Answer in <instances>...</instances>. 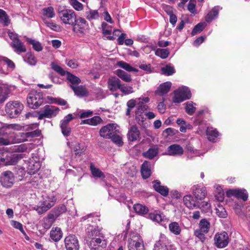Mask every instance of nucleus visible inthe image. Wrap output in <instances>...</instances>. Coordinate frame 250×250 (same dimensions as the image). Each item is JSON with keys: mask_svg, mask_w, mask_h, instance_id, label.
<instances>
[{"mask_svg": "<svg viewBox=\"0 0 250 250\" xmlns=\"http://www.w3.org/2000/svg\"><path fill=\"white\" fill-rule=\"evenodd\" d=\"M144 111H141L140 110H136L135 112L136 114V120L138 124L142 126L144 125V122L146 121V118L144 117V115L143 113Z\"/></svg>", "mask_w": 250, "mask_h": 250, "instance_id": "nucleus-42", "label": "nucleus"}, {"mask_svg": "<svg viewBox=\"0 0 250 250\" xmlns=\"http://www.w3.org/2000/svg\"><path fill=\"white\" fill-rule=\"evenodd\" d=\"M70 86L73 90L75 94L78 96L83 97L87 96L88 94L86 88L83 86H76L75 85H70Z\"/></svg>", "mask_w": 250, "mask_h": 250, "instance_id": "nucleus-33", "label": "nucleus"}, {"mask_svg": "<svg viewBox=\"0 0 250 250\" xmlns=\"http://www.w3.org/2000/svg\"><path fill=\"white\" fill-rule=\"evenodd\" d=\"M11 225L14 228L19 229L22 233H23V234H25V233L22 227V225L21 223L16 221L12 220L11 221Z\"/></svg>", "mask_w": 250, "mask_h": 250, "instance_id": "nucleus-62", "label": "nucleus"}, {"mask_svg": "<svg viewBox=\"0 0 250 250\" xmlns=\"http://www.w3.org/2000/svg\"><path fill=\"white\" fill-rule=\"evenodd\" d=\"M155 54L161 58L165 59L168 57L169 52L167 49L157 48L155 50Z\"/></svg>", "mask_w": 250, "mask_h": 250, "instance_id": "nucleus-39", "label": "nucleus"}, {"mask_svg": "<svg viewBox=\"0 0 250 250\" xmlns=\"http://www.w3.org/2000/svg\"><path fill=\"white\" fill-rule=\"evenodd\" d=\"M61 128L62 129V132L64 136H68L70 135L71 132V128L68 126V125L61 124Z\"/></svg>", "mask_w": 250, "mask_h": 250, "instance_id": "nucleus-61", "label": "nucleus"}, {"mask_svg": "<svg viewBox=\"0 0 250 250\" xmlns=\"http://www.w3.org/2000/svg\"><path fill=\"white\" fill-rule=\"evenodd\" d=\"M89 246L91 250H104L106 242L100 238H92L89 242Z\"/></svg>", "mask_w": 250, "mask_h": 250, "instance_id": "nucleus-13", "label": "nucleus"}, {"mask_svg": "<svg viewBox=\"0 0 250 250\" xmlns=\"http://www.w3.org/2000/svg\"><path fill=\"white\" fill-rule=\"evenodd\" d=\"M116 74L120 79L125 82H130L131 81L130 75L122 70H117Z\"/></svg>", "mask_w": 250, "mask_h": 250, "instance_id": "nucleus-37", "label": "nucleus"}, {"mask_svg": "<svg viewBox=\"0 0 250 250\" xmlns=\"http://www.w3.org/2000/svg\"><path fill=\"white\" fill-rule=\"evenodd\" d=\"M119 132V126L117 124H109L101 128L99 134L104 139H110L113 135Z\"/></svg>", "mask_w": 250, "mask_h": 250, "instance_id": "nucleus-7", "label": "nucleus"}, {"mask_svg": "<svg viewBox=\"0 0 250 250\" xmlns=\"http://www.w3.org/2000/svg\"><path fill=\"white\" fill-rule=\"evenodd\" d=\"M192 193L195 197L200 202L203 200L207 195L206 188L198 185L192 187Z\"/></svg>", "mask_w": 250, "mask_h": 250, "instance_id": "nucleus-17", "label": "nucleus"}, {"mask_svg": "<svg viewBox=\"0 0 250 250\" xmlns=\"http://www.w3.org/2000/svg\"><path fill=\"white\" fill-rule=\"evenodd\" d=\"M158 153V149L157 147H151L147 151L143 153V156L147 159H152Z\"/></svg>", "mask_w": 250, "mask_h": 250, "instance_id": "nucleus-34", "label": "nucleus"}, {"mask_svg": "<svg viewBox=\"0 0 250 250\" xmlns=\"http://www.w3.org/2000/svg\"><path fill=\"white\" fill-rule=\"evenodd\" d=\"M56 201V199L55 196H47L43 198L40 205L34 207V209L36 210L39 214H42L52 208L55 205Z\"/></svg>", "mask_w": 250, "mask_h": 250, "instance_id": "nucleus-3", "label": "nucleus"}, {"mask_svg": "<svg viewBox=\"0 0 250 250\" xmlns=\"http://www.w3.org/2000/svg\"><path fill=\"white\" fill-rule=\"evenodd\" d=\"M140 132L136 125H132L128 128L127 137L130 142H134L140 138Z\"/></svg>", "mask_w": 250, "mask_h": 250, "instance_id": "nucleus-18", "label": "nucleus"}, {"mask_svg": "<svg viewBox=\"0 0 250 250\" xmlns=\"http://www.w3.org/2000/svg\"><path fill=\"white\" fill-rule=\"evenodd\" d=\"M184 204L189 209H193L200 207V202L190 194L184 196Z\"/></svg>", "mask_w": 250, "mask_h": 250, "instance_id": "nucleus-12", "label": "nucleus"}, {"mask_svg": "<svg viewBox=\"0 0 250 250\" xmlns=\"http://www.w3.org/2000/svg\"><path fill=\"white\" fill-rule=\"evenodd\" d=\"M199 208H201L203 211L207 212L210 211L211 205L209 203L207 202H200V207Z\"/></svg>", "mask_w": 250, "mask_h": 250, "instance_id": "nucleus-58", "label": "nucleus"}, {"mask_svg": "<svg viewBox=\"0 0 250 250\" xmlns=\"http://www.w3.org/2000/svg\"><path fill=\"white\" fill-rule=\"evenodd\" d=\"M148 218L158 223L168 222V219L162 213L158 210L150 212L148 214Z\"/></svg>", "mask_w": 250, "mask_h": 250, "instance_id": "nucleus-20", "label": "nucleus"}, {"mask_svg": "<svg viewBox=\"0 0 250 250\" xmlns=\"http://www.w3.org/2000/svg\"><path fill=\"white\" fill-rule=\"evenodd\" d=\"M67 250H78L79 245L78 240L75 235H68L64 240Z\"/></svg>", "mask_w": 250, "mask_h": 250, "instance_id": "nucleus-15", "label": "nucleus"}, {"mask_svg": "<svg viewBox=\"0 0 250 250\" xmlns=\"http://www.w3.org/2000/svg\"><path fill=\"white\" fill-rule=\"evenodd\" d=\"M153 187L157 192L160 193L164 196H166L168 193V189L167 188L161 186L160 185V182L158 180L154 181L153 182Z\"/></svg>", "mask_w": 250, "mask_h": 250, "instance_id": "nucleus-27", "label": "nucleus"}, {"mask_svg": "<svg viewBox=\"0 0 250 250\" xmlns=\"http://www.w3.org/2000/svg\"><path fill=\"white\" fill-rule=\"evenodd\" d=\"M206 25L205 22H200L197 24L193 28L191 34L194 36L203 31Z\"/></svg>", "mask_w": 250, "mask_h": 250, "instance_id": "nucleus-52", "label": "nucleus"}, {"mask_svg": "<svg viewBox=\"0 0 250 250\" xmlns=\"http://www.w3.org/2000/svg\"><path fill=\"white\" fill-rule=\"evenodd\" d=\"M7 92L4 86H0V103L5 101L7 98Z\"/></svg>", "mask_w": 250, "mask_h": 250, "instance_id": "nucleus-56", "label": "nucleus"}, {"mask_svg": "<svg viewBox=\"0 0 250 250\" xmlns=\"http://www.w3.org/2000/svg\"><path fill=\"white\" fill-rule=\"evenodd\" d=\"M0 21L5 26L8 25L10 23V20L7 15L2 9H0Z\"/></svg>", "mask_w": 250, "mask_h": 250, "instance_id": "nucleus-46", "label": "nucleus"}, {"mask_svg": "<svg viewBox=\"0 0 250 250\" xmlns=\"http://www.w3.org/2000/svg\"><path fill=\"white\" fill-rule=\"evenodd\" d=\"M199 232L198 234L207 233L210 228V223L205 219H202L199 224Z\"/></svg>", "mask_w": 250, "mask_h": 250, "instance_id": "nucleus-28", "label": "nucleus"}, {"mask_svg": "<svg viewBox=\"0 0 250 250\" xmlns=\"http://www.w3.org/2000/svg\"><path fill=\"white\" fill-rule=\"evenodd\" d=\"M67 79L71 83V85H74L75 84H78L81 82V80L77 77L67 72Z\"/></svg>", "mask_w": 250, "mask_h": 250, "instance_id": "nucleus-49", "label": "nucleus"}, {"mask_svg": "<svg viewBox=\"0 0 250 250\" xmlns=\"http://www.w3.org/2000/svg\"><path fill=\"white\" fill-rule=\"evenodd\" d=\"M87 19L90 20H96L99 17V15L97 10H90L86 14Z\"/></svg>", "mask_w": 250, "mask_h": 250, "instance_id": "nucleus-51", "label": "nucleus"}, {"mask_svg": "<svg viewBox=\"0 0 250 250\" xmlns=\"http://www.w3.org/2000/svg\"><path fill=\"white\" fill-rule=\"evenodd\" d=\"M117 65L121 67L128 72H137L139 71L138 69L131 66L129 64L120 61L117 62Z\"/></svg>", "mask_w": 250, "mask_h": 250, "instance_id": "nucleus-35", "label": "nucleus"}, {"mask_svg": "<svg viewBox=\"0 0 250 250\" xmlns=\"http://www.w3.org/2000/svg\"><path fill=\"white\" fill-rule=\"evenodd\" d=\"M226 194L228 197L233 196L244 201H247L248 198L247 191L245 189H229L226 192Z\"/></svg>", "mask_w": 250, "mask_h": 250, "instance_id": "nucleus-14", "label": "nucleus"}, {"mask_svg": "<svg viewBox=\"0 0 250 250\" xmlns=\"http://www.w3.org/2000/svg\"><path fill=\"white\" fill-rule=\"evenodd\" d=\"M129 250H144L143 241L137 235H133L129 241Z\"/></svg>", "mask_w": 250, "mask_h": 250, "instance_id": "nucleus-16", "label": "nucleus"}, {"mask_svg": "<svg viewBox=\"0 0 250 250\" xmlns=\"http://www.w3.org/2000/svg\"><path fill=\"white\" fill-rule=\"evenodd\" d=\"M196 104L191 101L186 103V111L189 115H192L194 113L196 109Z\"/></svg>", "mask_w": 250, "mask_h": 250, "instance_id": "nucleus-47", "label": "nucleus"}, {"mask_svg": "<svg viewBox=\"0 0 250 250\" xmlns=\"http://www.w3.org/2000/svg\"><path fill=\"white\" fill-rule=\"evenodd\" d=\"M150 163L148 161H145L142 166L141 173L144 179L148 178L151 174V170L150 168Z\"/></svg>", "mask_w": 250, "mask_h": 250, "instance_id": "nucleus-30", "label": "nucleus"}, {"mask_svg": "<svg viewBox=\"0 0 250 250\" xmlns=\"http://www.w3.org/2000/svg\"><path fill=\"white\" fill-rule=\"evenodd\" d=\"M41 166V160L37 153H33L27 163V169L30 174H34L37 172Z\"/></svg>", "mask_w": 250, "mask_h": 250, "instance_id": "nucleus-8", "label": "nucleus"}, {"mask_svg": "<svg viewBox=\"0 0 250 250\" xmlns=\"http://www.w3.org/2000/svg\"><path fill=\"white\" fill-rule=\"evenodd\" d=\"M120 90L125 95H128L134 92L132 86L125 84H121Z\"/></svg>", "mask_w": 250, "mask_h": 250, "instance_id": "nucleus-54", "label": "nucleus"}, {"mask_svg": "<svg viewBox=\"0 0 250 250\" xmlns=\"http://www.w3.org/2000/svg\"><path fill=\"white\" fill-rule=\"evenodd\" d=\"M17 162V156L0 149V165H13Z\"/></svg>", "mask_w": 250, "mask_h": 250, "instance_id": "nucleus-10", "label": "nucleus"}, {"mask_svg": "<svg viewBox=\"0 0 250 250\" xmlns=\"http://www.w3.org/2000/svg\"><path fill=\"white\" fill-rule=\"evenodd\" d=\"M90 170L92 175L95 177L104 178V176L102 171L96 167L93 164H90Z\"/></svg>", "mask_w": 250, "mask_h": 250, "instance_id": "nucleus-40", "label": "nucleus"}, {"mask_svg": "<svg viewBox=\"0 0 250 250\" xmlns=\"http://www.w3.org/2000/svg\"><path fill=\"white\" fill-rule=\"evenodd\" d=\"M15 182L13 173L10 171H6L1 174L0 182L2 186L5 188L11 187Z\"/></svg>", "mask_w": 250, "mask_h": 250, "instance_id": "nucleus-11", "label": "nucleus"}, {"mask_svg": "<svg viewBox=\"0 0 250 250\" xmlns=\"http://www.w3.org/2000/svg\"><path fill=\"white\" fill-rule=\"evenodd\" d=\"M43 21L46 26L52 30L57 32H59L61 30V28L58 24H57L51 21H48L47 19H45L44 18L43 19Z\"/></svg>", "mask_w": 250, "mask_h": 250, "instance_id": "nucleus-45", "label": "nucleus"}, {"mask_svg": "<svg viewBox=\"0 0 250 250\" xmlns=\"http://www.w3.org/2000/svg\"><path fill=\"white\" fill-rule=\"evenodd\" d=\"M221 8L219 6H215L207 14L205 20L207 22H210L217 17L219 11Z\"/></svg>", "mask_w": 250, "mask_h": 250, "instance_id": "nucleus-32", "label": "nucleus"}, {"mask_svg": "<svg viewBox=\"0 0 250 250\" xmlns=\"http://www.w3.org/2000/svg\"><path fill=\"white\" fill-rule=\"evenodd\" d=\"M150 101L148 97L141 96L137 98V109L141 111H146L148 109V106L146 104Z\"/></svg>", "mask_w": 250, "mask_h": 250, "instance_id": "nucleus-24", "label": "nucleus"}, {"mask_svg": "<svg viewBox=\"0 0 250 250\" xmlns=\"http://www.w3.org/2000/svg\"><path fill=\"white\" fill-rule=\"evenodd\" d=\"M171 86V83L169 82L164 83L158 87L155 91V94L160 96L166 94L170 90Z\"/></svg>", "mask_w": 250, "mask_h": 250, "instance_id": "nucleus-26", "label": "nucleus"}, {"mask_svg": "<svg viewBox=\"0 0 250 250\" xmlns=\"http://www.w3.org/2000/svg\"><path fill=\"white\" fill-rule=\"evenodd\" d=\"M72 26L73 32L79 37H83L86 35L89 30V25L85 19L79 17L73 22Z\"/></svg>", "mask_w": 250, "mask_h": 250, "instance_id": "nucleus-1", "label": "nucleus"}, {"mask_svg": "<svg viewBox=\"0 0 250 250\" xmlns=\"http://www.w3.org/2000/svg\"><path fill=\"white\" fill-rule=\"evenodd\" d=\"M89 125L96 126L102 122V119L98 116L89 119Z\"/></svg>", "mask_w": 250, "mask_h": 250, "instance_id": "nucleus-57", "label": "nucleus"}, {"mask_svg": "<svg viewBox=\"0 0 250 250\" xmlns=\"http://www.w3.org/2000/svg\"><path fill=\"white\" fill-rule=\"evenodd\" d=\"M216 213L217 215L221 218H225L227 216V212L224 208L221 205H218L216 208Z\"/></svg>", "mask_w": 250, "mask_h": 250, "instance_id": "nucleus-53", "label": "nucleus"}, {"mask_svg": "<svg viewBox=\"0 0 250 250\" xmlns=\"http://www.w3.org/2000/svg\"><path fill=\"white\" fill-rule=\"evenodd\" d=\"M176 123L180 126V130L182 132H186L187 129L190 128V125L182 119H178L176 121Z\"/></svg>", "mask_w": 250, "mask_h": 250, "instance_id": "nucleus-43", "label": "nucleus"}, {"mask_svg": "<svg viewBox=\"0 0 250 250\" xmlns=\"http://www.w3.org/2000/svg\"><path fill=\"white\" fill-rule=\"evenodd\" d=\"M27 41L28 42L32 45L33 48L36 51H40L42 49V47L39 42L29 38L27 39Z\"/></svg>", "mask_w": 250, "mask_h": 250, "instance_id": "nucleus-48", "label": "nucleus"}, {"mask_svg": "<svg viewBox=\"0 0 250 250\" xmlns=\"http://www.w3.org/2000/svg\"><path fill=\"white\" fill-rule=\"evenodd\" d=\"M60 109L56 106L46 105L43 107L42 112L39 114L38 119H42L44 118H51L55 117L59 113Z\"/></svg>", "mask_w": 250, "mask_h": 250, "instance_id": "nucleus-9", "label": "nucleus"}, {"mask_svg": "<svg viewBox=\"0 0 250 250\" xmlns=\"http://www.w3.org/2000/svg\"><path fill=\"white\" fill-rule=\"evenodd\" d=\"M70 5L77 11H81L83 9V4L77 0H69Z\"/></svg>", "mask_w": 250, "mask_h": 250, "instance_id": "nucleus-55", "label": "nucleus"}, {"mask_svg": "<svg viewBox=\"0 0 250 250\" xmlns=\"http://www.w3.org/2000/svg\"><path fill=\"white\" fill-rule=\"evenodd\" d=\"M42 18L46 19V18H53L55 16L54 8L50 6L46 8H44L42 10Z\"/></svg>", "mask_w": 250, "mask_h": 250, "instance_id": "nucleus-31", "label": "nucleus"}, {"mask_svg": "<svg viewBox=\"0 0 250 250\" xmlns=\"http://www.w3.org/2000/svg\"><path fill=\"white\" fill-rule=\"evenodd\" d=\"M101 231V228L99 229L98 227L97 228L96 227H94L93 226L89 225L87 228L86 229V232L90 234L91 233L93 234H97L98 233L100 232Z\"/></svg>", "mask_w": 250, "mask_h": 250, "instance_id": "nucleus-59", "label": "nucleus"}, {"mask_svg": "<svg viewBox=\"0 0 250 250\" xmlns=\"http://www.w3.org/2000/svg\"><path fill=\"white\" fill-rule=\"evenodd\" d=\"M107 84L108 88L112 91H115L118 89H120L121 85L120 80L115 77L110 78L108 79Z\"/></svg>", "mask_w": 250, "mask_h": 250, "instance_id": "nucleus-23", "label": "nucleus"}, {"mask_svg": "<svg viewBox=\"0 0 250 250\" xmlns=\"http://www.w3.org/2000/svg\"><path fill=\"white\" fill-rule=\"evenodd\" d=\"M219 132L215 128L208 127L207 129V135L209 141L215 142L219 136Z\"/></svg>", "mask_w": 250, "mask_h": 250, "instance_id": "nucleus-29", "label": "nucleus"}, {"mask_svg": "<svg viewBox=\"0 0 250 250\" xmlns=\"http://www.w3.org/2000/svg\"><path fill=\"white\" fill-rule=\"evenodd\" d=\"M61 21L65 24L73 25L77 17L75 12L71 9L64 8L58 12Z\"/></svg>", "mask_w": 250, "mask_h": 250, "instance_id": "nucleus-4", "label": "nucleus"}, {"mask_svg": "<svg viewBox=\"0 0 250 250\" xmlns=\"http://www.w3.org/2000/svg\"><path fill=\"white\" fill-rule=\"evenodd\" d=\"M162 73L166 76H170L175 73L173 66L170 64H167L161 68Z\"/></svg>", "mask_w": 250, "mask_h": 250, "instance_id": "nucleus-41", "label": "nucleus"}, {"mask_svg": "<svg viewBox=\"0 0 250 250\" xmlns=\"http://www.w3.org/2000/svg\"><path fill=\"white\" fill-rule=\"evenodd\" d=\"M133 208L135 211L140 215L146 214L148 211V209L146 207L140 204L134 205Z\"/></svg>", "mask_w": 250, "mask_h": 250, "instance_id": "nucleus-36", "label": "nucleus"}, {"mask_svg": "<svg viewBox=\"0 0 250 250\" xmlns=\"http://www.w3.org/2000/svg\"><path fill=\"white\" fill-rule=\"evenodd\" d=\"M165 99L163 98V101L159 102L157 105V109L160 113H164L166 110V105L164 104Z\"/></svg>", "mask_w": 250, "mask_h": 250, "instance_id": "nucleus-64", "label": "nucleus"}, {"mask_svg": "<svg viewBox=\"0 0 250 250\" xmlns=\"http://www.w3.org/2000/svg\"><path fill=\"white\" fill-rule=\"evenodd\" d=\"M191 96V94L189 88L186 86H183L174 91L173 101L175 103H180L190 99Z\"/></svg>", "mask_w": 250, "mask_h": 250, "instance_id": "nucleus-6", "label": "nucleus"}, {"mask_svg": "<svg viewBox=\"0 0 250 250\" xmlns=\"http://www.w3.org/2000/svg\"><path fill=\"white\" fill-rule=\"evenodd\" d=\"M169 229L170 232L175 234H179L181 232V228L177 222L171 223L169 225Z\"/></svg>", "mask_w": 250, "mask_h": 250, "instance_id": "nucleus-44", "label": "nucleus"}, {"mask_svg": "<svg viewBox=\"0 0 250 250\" xmlns=\"http://www.w3.org/2000/svg\"><path fill=\"white\" fill-rule=\"evenodd\" d=\"M22 104L18 102H10L5 106V111L10 118L16 117L23 109Z\"/></svg>", "mask_w": 250, "mask_h": 250, "instance_id": "nucleus-5", "label": "nucleus"}, {"mask_svg": "<svg viewBox=\"0 0 250 250\" xmlns=\"http://www.w3.org/2000/svg\"><path fill=\"white\" fill-rule=\"evenodd\" d=\"M110 139H111L113 143H114L115 144H116L118 146H122L123 144L122 138L121 137H120L119 135H113Z\"/></svg>", "mask_w": 250, "mask_h": 250, "instance_id": "nucleus-60", "label": "nucleus"}, {"mask_svg": "<svg viewBox=\"0 0 250 250\" xmlns=\"http://www.w3.org/2000/svg\"><path fill=\"white\" fill-rule=\"evenodd\" d=\"M11 46L14 49V51L19 54L26 51L25 45L20 40L12 41Z\"/></svg>", "mask_w": 250, "mask_h": 250, "instance_id": "nucleus-25", "label": "nucleus"}, {"mask_svg": "<svg viewBox=\"0 0 250 250\" xmlns=\"http://www.w3.org/2000/svg\"><path fill=\"white\" fill-rule=\"evenodd\" d=\"M25 62L30 65H35L37 63V60L34 55L31 53H26L23 57Z\"/></svg>", "mask_w": 250, "mask_h": 250, "instance_id": "nucleus-38", "label": "nucleus"}, {"mask_svg": "<svg viewBox=\"0 0 250 250\" xmlns=\"http://www.w3.org/2000/svg\"><path fill=\"white\" fill-rule=\"evenodd\" d=\"M66 207L64 205H62L59 207L55 208L53 209V212H55L56 214H58V217L62 213L66 211Z\"/></svg>", "mask_w": 250, "mask_h": 250, "instance_id": "nucleus-63", "label": "nucleus"}, {"mask_svg": "<svg viewBox=\"0 0 250 250\" xmlns=\"http://www.w3.org/2000/svg\"><path fill=\"white\" fill-rule=\"evenodd\" d=\"M67 144L73 150L75 154L77 156H80L83 154L86 150V147L83 145H81L77 141L68 142Z\"/></svg>", "mask_w": 250, "mask_h": 250, "instance_id": "nucleus-19", "label": "nucleus"}, {"mask_svg": "<svg viewBox=\"0 0 250 250\" xmlns=\"http://www.w3.org/2000/svg\"><path fill=\"white\" fill-rule=\"evenodd\" d=\"M43 94L42 92L32 90L28 94L27 103L29 107L36 109L43 103Z\"/></svg>", "mask_w": 250, "mask_h": 250, "instance_id": "nucleus-2", "label": "nucleus"}, {"mask_svg": "<svg viewBox=\"0 0 250 250\" xmlns=\"http://www.w3.org/2000/svg\"><path fill=\"white\" fill-rule=\"evenodd\" d=\"M214 244L218 248H224L229 244V235H215Z\"/></svg>", "mask_w": 250, "mask_h": 250, "instance_id": "nucleus-22", "label": "nucleus"}, {"mask_svg": "<svg viewBox=\"0 0 250 250\" xmlns=\"http://www.w3.org/2000/svg\"><path fill=\"white\" fill-rule=\"evenodd\" d=\"M51 67L55 71L62 76H64L67 73L60 65L55 62H51Z\"/></svg>", "mask_w": 250, "mask_h": 250, "instance_id": "nucleus-50", "label": "nucleus"}, {"mask_svg": "<svg viewBox=\"0 0 250 250\" xmlns=\"http://www.w3.org/2000/svg\"><path fill=\"white\" fill-rule=\"evenodd\" d=\"M184 153V149L182 146L177 144H173L169 146L167 148L166 155L177 156L182 155Z\"/></svg>", "mask_w": 250, "mask_h": 250, "instance_id": "nucleus-21", "label": "nucleus"}]
</instances>
